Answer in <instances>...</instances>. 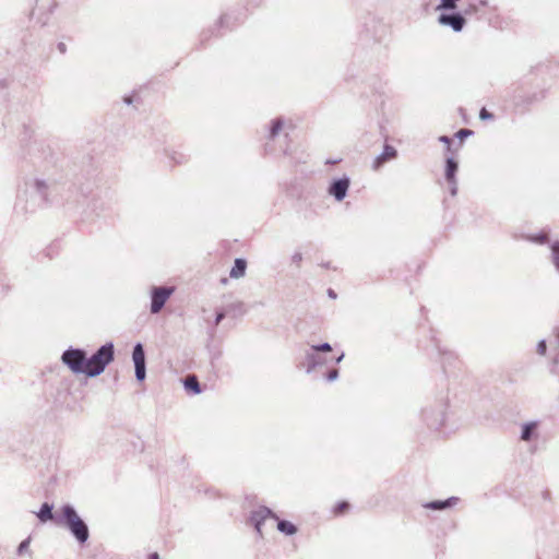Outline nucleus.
Instances as JSON below:
<instances>
[{
	"label": "nucleus",
	"instance_id": "nucleus-17",
	"mask_svg": "<svg viewBox=\"0 0 559 559\" xmlns=\"http://www.w3.org/2000/svg\"><path fill=\"white\" fill-rule=\"evenodd\" d=\"M247 270V261L241 258H237L234 262V265L229 272V276L231 278H240L245 276Z\"/></svg>",
	"mask_w": 559,
	"mask_h": 559
},
{
	"label": "nucleus",
	"instance_id": "nucleus-31",
	"mask_svg": "<svg viewBox=\"0 0 559 559\" xmlns=\"http://www.w3.org/2000/svg\"><path fill=\"white\" fill-rule=\"evenodd\" d=\"M546 350H547L546 341L545 340L539 341L537 344V353L539 355L544 356L546 354Z\"/></svg>",
	"mask_w": 559,
	"mask_h": 559
},
{
	"label": "nucleus",
	"instance_id": "nucleus-23",
	"mask_svg": "<svg viewBox=\"0 0 559 559\" xmlns=\"http://www.w3.org/2000/svg\"><path fill=\"white\" fill-rule=\"evenodd\" d=\"M525 239L531 242L544 245L548 242V234L546 231H540L538 234L527 235L525 236Z\"/></svg>",
	"mask_w": 559,
	"mask_h": 559
},
{
	"label": "nucleus",
	"instance_id": "nucleus-1",
	"mask_svg": "<svg viewBox=\"0 0 559 559\" xmlns=\"http://www.w3.org/2000/svg\"><path fill=\"white\" fill-rule=\"evenodd\" d=\"M55 523L67 527L80 544H85L90 537L87 524L71 504H64L60 508V512L56 513Z\"/></svg>",
	"mask_w": 559,
	"mask_h": 559
},
{
	"label": "nucleus",
	"instance_id": "nucleus-12",
	"mask_svg": "<svg viewBox=\"0 0 559 559\" xmlns=\"http://www.w3.org/2000/svg\"><path fill=\"white\" fill-rule=\"evenodd\" d=\"M397 157V151L390 144H384L382 153H380L372 162V169L379 170L385 163Z\"/></svg>",
	"mask_w": 559,
	"mask_h": 559
},
{
	"label": "nucleus",
	"instance_id": "nucleus-25",
	"mask_svg": "<svg viewBox=\"0 0 559 559\" xmlns=\"http://www.w3.org/2000/svg\"><path fill=\"white\" fill-rule=\"evenodd\" d=\"M551 249V262L555 270L559 273V241H555L550 246Z\"/></svg>",
	"mask_w": 559,
	"mask_h": 559
},
{
	"label": "nucleus",
	"instance_id": "nucleus-28",
	"mask_svg": "<svg viewBox=\"0 0 559 559\" xmlns=\"http://www.w3.org/2000/svg\"><path fill=\"white\" fill-rule=\"evenodd\" d=\"M29 544H31V538L29 537L24 539V540H22L21 544L17 547V554L19 555L25 554L28 550V548H29Z\"/></svg>",
	"mask_w": 559,
	"mask_h": 559
},
{
	"label": "nucleus",
	"instance_id": "nucleus-41",
	"mask_svg": "<svg viewBox=\"0 0 559 559\" xmlns=\"http://www.w3.org/2000/svg\"><path fill=\"white\" fill-rule=\"evenodd\" d=\"M328 295H329V297H331L332 299H335V298H336V293H335L333 289H331V288L328 290Z\"/></svg>",
	"mask_w": 559,
	"mask_h": 559
},
{
	"label": "nucleus",
	"instance_id": "nucleus-8",
	"mask_svg": "<svg viewBox=\"0 0 559 559\" xmlns=\"http://www.w3.org/2000/svg\"><path fill=\"white\" fill-rule=\"evenodd\" d=\"M57 8V0H36L35 7L32 11V16L37 21V23L45 26L48 24Z\"/></svg>",
	"mask_w": 559,
	"mask_h": 559
},
{
	"label": "nucleus",
	"instance_id": "nucleus-4",
	"mask_svg": "<svg viewBox=\"0 0 559 559\" xmlns=\"http://www.w3.org/2000/svg\"><path fill=\"white\" fill-rule=\"evenodd\" d=\"M274 519L277 521V530L285 535H294L297 532V527L289 521L280 520L278 516L267 507H260L251 513L250 520L259 533L262 535V525L266 519Z\"/></svg>",
	"mask_w": 559,
	"mask_h": 559
},
{
	"label": "nucleus",
	"instance_id": "nucleus-35",
	"mask_svg": "<svg viewBox=\"0 0 559 559\" xmlns=\"http://www.w3.org/2000/svg\"><path fill=\"white\" fill-rule=\"evenodd\" d=\"M302 260V254L300 252H295L293 255H292V262L299 265V263L301 262Z\"/></svg>",
	"mask_w": 559,
	"mask_h": 559
},
{
	"label": "nucleus",
	"instance_id": "nucleus-34",
	"mask_svg": "<svg viewBox=\"0 0 559 559\" xmlns=\"http://www.w3.org/2000/svg\"><path fill=\"white\" fill-rule=\"evenodd\" d=\"M449 185H450V193L451 195H456L457 193V185H456V179H453V181H448Z\"/></svg>",
	"mask_w": 559,
	"mask_h": 559
},
{
	"label": "nucleus",
	"instance_id": "nucleus-9",
	"mask_svg": "<svg viewBox=\"0 0 559 559\" xmlns=\"http://www.w3.org/2000/svg\"><path fill=\"white\" fill-rule=\"evenodd\" d=\"M132 359L134 364L135 378L139 382H142L146 378V360L145 352L141 343H136L133 346Z\"/></svg>",
	"mask_w": 559,
	"mask_h": 559
},
{
	"label": "nucleus",
	"instance_id": "nucleus-42",
	"mask_svg": "<svg viewBox=\"0 0 559 559\" xmlns=\"http://www.w3.org/2000/svg\"><path fill=\"white\" fill-rule=\"evenodd\" d=\"M123 102H124L127 105H130V104H132V97H130V96H126V97L123 98Z\"/></svg>",
	"mask_w": 559,
	"mask_h": 559
},
{
	"label": "nucleus",
	"instance_id": "nucleus-32",
	"mask_svg": "<svg viewBox=\"0 0 559 559\" xmlns=\"http://www.w3.org/2000/svg\"><path fill=\"white\" fill-rule=\"evenodd\" d=\"M479 118L481 120H489V119L493 118V115L491 112H489L486 108H481V110L479 112Z\"/></svg>",
	"mask_w": 559,
	"mask_h": 559
},
{
	"label": "nucleus",
	"instance_id": "nucleus-40",
	"mask_svg": "<svg viewBox=\"0 0 559 559\" xmlns=\"http://www.w3.org/2000/svg\"><path fill=\"white\" fill-rule=\"evenodd\" d=\"M344 358V353H341L337 357L334 358L335 364H340Z\"/></svg>",
	"mask_w": 559,
	"mask_h": 559
},
{
	"label": "nucleus",
	"instance_id": "nucleus-3",
	"mask_svg": "<svg viewBox=\"0 0 559 559\" xmlns=\"http://www.w3.org/2000/svg\"><path fill=\"white\" fill-rule=\"evenodd\" d=\"M115 358V346L111 342L102 345L91 357H87V377L94 378L103 373Z\"/></svg>",
	"mask_w": 559,
	"mask_h": 559
},
{
	"label": "nucleus",
	"instance_id": "nucleus-7",
	"mask_svg": "<svg viewBox=\"0 0 559 559\" xmlns=\"http://www.w3.org/2000/svg\"><path fill=\"white\" fill-rule=\"evenodd\" d=\"M175 287L170 286H153L151 288V307L150 311L153 314L159 313L166 305L167 300L174 294Z\"/></svg>",
	"mask_w": 559,
	"mask_h": 559
},
{
	"label": "nucleus",
	"instance_id": "nucleus-16",
	"mask_svg": "<svg viewBox=\"0 0 559 559\" xmlns=\"http://www.w3.org/2000/svg\"><path fill=\"white\" fill-rule=\"evenodd\" d=\"M537 428L538 423L537 421H528L522 425L521 429V440L528 442L533 440L537 436Z\"/></svg>",
	"mask_w": 559,
	"mask_h": 559
},
{
	"label": "nucleus",
	"instance_id": "nucleus-24",
	"mask_svg": "<svg viewBox=\"0 0 559 559\" xmlns=\"http://www.w3.org/2000/svg\"><path fill=\"white\" fill-rule=\"evenodd\" d=\"M460 0H440L437 5V11H454L457 8Z\"/></svg>",
	"mask_w": 559,
	"mask_h": 559
},
{
	"label": "nucleus",
	"instance_id": "nucleus-38",
	"mask_svg": "<svg viewBox=\"0 0 559 559\" xmlns=\"http://www.w3.org/2000/svg\"><path fill=\"white\" fill-rule=\"evenodd\" d=\"M439 141L448 145V150H450L451 140L447 135H441L439 138Z\"/></svg>",
	"mask_w": 559,
	"mask_h": 559
},
{
	"label": "nucleus",
	"instance_id": "nucleus-44",
	"mask_svg": "<svg viewBox=\"0 0 559 559\" xmlns=\"http://www.w3.org/2000/svg\"><path fill=\"white\" fill-rule=\"evenodd\" d=\"M487 3H488L487 0H480L481 5H487Z\"/></svg>",
	"mask_w": 559,
	"mask_h": 559
},
{
	"label": "nucleus",
	"instance_id": "nucleus-14",
	"mask_svg": "<svg viewBox=\"0 0 559 559\" xmlns=\"http://www.w3.org/2000/svg\"><path fill=\"white\" fill-rule=\"evenodd\" d=\"M86 206V212H88L87 215L95 214L98 216L107 210V204L99 194L93 195Z\"/></svg>",
	"mask_w": 559,
	"mask_h": 559
},
{
	"label": "nucleus",
	"instance_id": "nucleus-15",
	"mask_svg": "<svg viewBox=\"0 0 559 559\" xmlns=\"http://www.w3.org/2000/svg\"><path fill=\"white\" fill-rule=\"evenodd\" d=\"M457 501H459V498L450 497L445 500H435V501L427 502L424 504V508L430 509L433 511H440V510H444V509L454 507L457 503Z\"/></svg>",
	"mask_w": 559,
	"mask_h": 559
},
{
	"label": "nucleus",
	"instance_id": "nucleus-30",
	"mask_svg": "<svg viewBox=\"0 0 559 559\" xmlns=\"http://www.w3.org/2000/svg\"><path fill=\"white\" fill-rule=\"evenodd\" d=\"M349 508V503L346 501L340 502L336 504L334 512L336 514L342 513L343 511L347 510Z\"/></svg>",
	"mask_w": 559,
	"mask_h": 559
},
{
	"label": "nucleus",
	"instance_id": "nucleus-19",
	"mask_svg": "<svg viewBox=\"0 0 559 559\" xmlns=\"http://www.w3.org/2000/svg\"><path fill=\"white\" fill-rule=\"evenodd\" d=\"M457 168H459L457 162L452 157H448L445 160V179H447V181H453V179H455V174L457 171Z\"/></svg>",
	"mask_w": 559,
	"mask_h": 559
},
{
	"label": "nucleus",
	"instance_id": "nucleus-27",
	"mask_svg": "<svg viewBox=\"0 0 559 559\" xmlns=\"http://www.w3.org/2000/svg\"><path fill=\"white\" fill-rule=\"evenodd\" d=\"M310 348H312L313 350H317L319 353H330L332 352V346L330 343H322V344H318V345H312L310 346Z\"/></svg>",
	"mask_w": 559,
	"mask_h": 559
},
{
	"label": "nucleus",
	"instance_id": "nucleus-20",
	"mask_svg": "<svg viewBox=\"0 0 559 559\" xmlns=\"http://www.w3.org/2000/svg\"><path fill=\"white\" fill-rule=\"evenodd\" d=\"M185 388L188 391H191L193 394L201 393V385L195 376H188L183 381Z\"/></svg>",
	"mask_w": 559,
	"mask_h": 559
},
{
	"label": "nucleus",
	"instance_id": "nucleus-6",
	"mask_svg": "<svg viewBox=\"0 0 559 559\" xmlns=\"http://www.w3.org/2000/svg\"><path fill=\"white\" fill-rule=\"evenodd\" d=\"M447 405L438 402L433 405L425 407L421 412L423 420L431 429H440L445 420Z\"/></svg>",
	"mask_w": 559,
	"mask_h": 559
},
{
	"label": "nucleus",
	"instance_id": "nucleus-26",
	"mask_svg": "<svg viewBox=\"0 0 559 559\" xmlns=\"http://www.w3.org/2000/svg\"><path fill=\"white\" fill-rule=\"evenodd\" d=\"M35 188L37 192L43 195V198H46V191L49 188V182L45 179H36Z\"/></svg>",
	"mask_w": 559,
	"mask_h": 559
},
{
	"label": "nucleus",
	"instance_id": "nucleus-2",
	"mask_svg": "<svg viewBox=\"0 0 559 559\" xmlns=\"http://www.w3.org/2000/svg\"><path fill=\"white\" fill-rule=\"evenodd\" d=\"M32 157L43 158L44 173L48 175V181H56L55 177L60 173V167L57 163V157L49 144L44 140L34 139L27 148Z\"/></svg>",
	"mask_w": 559,
	"mask_h": 559
},
{
	"label": "nucleus",
	"instance_id": "nucleus-46",
	"mask_svg": "<svg viewBox=\"0 0 559 559\" xmlns=\"http://www.w3.org/2000/svg\"><path fill=\"white\" fill-rule=\"evenodd\" d=\"M224 19H225L224 16L221 17V24L224 23Z\"/></svg>",
	"mask_w": 559,
	"mask_h": 559
},
{
	"label": "nucleus",
	"instance_id": "nucleus-18",
	"mask_svg": "<svg viewBox=\"0 0 559 559\" xmlns=\"http://www.w3.org/2000/svg\"><path fill=\"white\" fill-rule=\"evenodd\" d=\"M52 509H53L52 504H50L48 502H44L41 504L39 511L37 512V518L39 519V521L43 523H45L47 521L55 522L56 514L52 513Z\"/></svg>",
	"mask_w": 559,
	"mask_h": 559
},
{
	"label": "nucleus",
	"instance_id": "nucleus-39",
	"mask_svg": "<svg viewBox=\"0 0 559 559\" xmlns=\"http://www.w3.org/2000/svg\"><path fill=\"white\" fill-rule=\"evenodd\" d=\"M476 10V7L474 4H469L468 8L464 10L465 14L472 13Z\"/></svg>",
	"mask_w": 559,
	"mask_h": 559
},
{
	"label": "nucleus",
	"instance_id": "nucleus-13",
	"mask_svg": "<svg viewBox=\"0 0 559 559\" xmlns=\"http://www.w3.org/2000/svg\"><path fill=\"white\" fill-rule=\"evenodd\" d=\"M326 359L321 356V353L309 348L305 353L306 372L311 373L317 367L326 364Z\"/></svg>",
	"mask_w": 559,
	"mask_h": 559
},
{
	"label": "nucleus",
	"instance_id": "nucleus-21",
	"mask_svg": "<svg viewBox=\"0 0 559 559\" xmlns=\"http://www.w3.org/2000/svg\"><path fill=\"white\" fill-rule=\"evenodd\" d=\"M166 156L177 165H181L188 162V157L180 152L174 150H165Z\"/></svg>",
	"mask_w": 559,
	"mask_h": 559
},
{
	"label": "nucleus",
	"instance_id": "nucleus-43",
	"mask_svg": "<svg viewBox=\"0 0 559 559\" xmlns=\"http://www.w3.org/2000/svg\"><path fill=\"white\" fill-rule=\"evenodd\" d=\"M150 559H159V556L157 552H153L150 555Z\"/></svg>",
	"mask_w": 559,
	"mask_h": 559
},
{
	"label": "nucleus",
	"instance_id": "nucleus-5",
	"mask_svg": "<svg viewBox=\"0 0 559 559\" xmlns=\"http://www.w3.org/2000/svg\"><path fill=\"white\" fill-rule=\"evenodd\" d=\"M61 361L75 374L87 377V355L82 348L70 347L62 353Z\"/></svg>",
	"mask_w": 559,
	"mask_h": 559
},
{
	"label": "nucleus",
	"instance_id": "nucleus-29",
	"mask_svg": "<svg viewBox=\"0 0 559 559\" xmlns=\"http://www.w3.org/2000/svg\"><path fill=\"white\" fill-rule=\"evenodd\" d=\"M472 134H473V131L469 129H461L455 133L456 138H459L460 140H463Z\"/></svg>",
	"mask_w": 559,
	"mask_h": 559
},
{
	"label": "nucleus",
	"instance_id": "nucleus-22",
	"mask_svg": "<svg viewBox=\"0 0 559 559\" xmlns=\"http://www.w3.org/2000/svg\"><path fill=\"white\" fill-rule=\"evenodd\" d=\"M283 126H284V120L282 118L273 119L271 122V128H270V138L274 139L275 136H277L278 133L281 132V130L283 129Z\"/></svg>",
	"mask_w": 559,
	"mask_h": 559
},
{
	"label": "nucleus",
	"instance_id": "nucleus-36",
	"mask_svg": "<svg viewBox=\"0 0 559 559\" xmlns=\"http://www.w3.org/2000/svg\"><path fill=\"white\" fill-rule=\"evenodd\" d=\"M224 318H225V312L224 311L217 312L216 317H215V320H214V324L218 325L223 321Z\"/></svg>",
	"mask_w": 559,
	"mask_h": 559
},
{
	"label": "nucleus",
	"instance_id": "nucleus-11",
	"mask_svg": "<svg viewBox=\"0 0 559 559\" xmlns=\"http://www.w3.org/2000/svg\"><path fill=\"white\" fill-rule=\"evenodd\" d=\"M350 186V179L347 176L334 179L328 188V193L333 197L336 201L341 202L347 195Z\"/></svg>",
	"mask_w": 559,
	"mask_h": 559
},
{
	"label": "nucleus",
	"instance_id": "nucleus-33",
	"mask_svg": "<svg viewBox=\"0 0 559 559\" xmlns=\"http://www.w3.org/2000/svg\"><path fill=\"white\" fill-rule=\"evenodd\" d=\"M338 378V370L337 369H332L328 372L326 374V380L328 381H334Z\"/></svg>",
	"mask_w": 559,
	"mask_h": 559
},
{
	"label": "nucleus",
	"instance_id": "nucleus-37",
	"mask_svg": "<svg viewBox=\"0 0 559 559\" xmlns=\"http://www.w3.org/2000/svg\"><path fill=\"white\" fill-rule=\"evenodd\" d=\"M57 49L60 53L64 55L67 52V45L60 41L57 44Z\"/></svg>",
	"mask_w": 559,
	"mask_h": 559
},
{
	"label": "nucleus",
	"instance_id": "nucleus-10",
	"mask_svg": "<svg viewBox=\"0 0 559 559\" xmlns=\"http://www.w3.org/2000/svg\"><path fill=\"white\" fill-rule=\"evenodd\" d=\"M438 23L451 27L454 32H461L466 24V20L463 13L451 11V13H441L438 16Z\"/></svg>",
	"mask_w": 559,
	"mask_h": 559
},
{
	"label": "nucleus",
	"instance_id": "nucleus-45",
	"mask_svg": "<svg viewBox=\"0 0 559 559\" xmlns=\"http://www.w3.org/2000/svg\"><path fill=\"white\" fill-rule=\"evenodd\" d=\"M556 337H557V341L559 342V329L556 330Z\"/></svg>",
	"mask_w": 559,
	"mask_h": 559
}]
</instances>
